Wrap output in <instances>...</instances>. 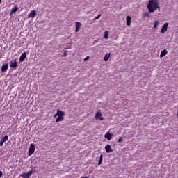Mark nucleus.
Listing matches in <instances>:
<instances>
[{"label":"nucleus","instance_id":"13","mask_svg":"<svg viewBox=\"0 0 178 178\" xmlns=\"http://www.w3.org/2000/svg\"><path fill=\"white\" fill-rule=\"evenodd\" d=\"M126 20H127V26H131V17H130V15L127 16Z\"/></svg>","mask_w":178,"mask_h":178},{"label":"nucleus","instance_id":"25","mask_svg":"<svg viewBox=\"0 0 178 178\" xmlns=\"http://www.w3.org/2000/svg\"><path fill=\"white\" fill-rule=\"evenodd\" d=\"M63 56H64L65 58H66V56H67V51H65V52H64Z\"/></svg>","mask_w":178,"mask_h":178},{"label":"nucleus","instance_id":"18","mask_svg":"<svg viewBox=\"0 0 178 178\" xmlns=\"http://www.w3.org/2000/svg\"><path fill=\"white\" fill-rule=\"evenodd\" d=\"M104 38L106 40H108V38H109V31H106L104 32Z\"/></svg>","mask_w":178,"mask_h":178},{"label":"nucleus","instance_id":"20","mask_svg":"<svg viewBox=\"0 0 178 178\" xmlns=\"http://www.w3.org/2000/svg\"><path fill=\"white\" fill-rule=\"evenodd\" d=\"M104 160L103 159V156L102 154L100 155V157H99V162H98V165L99 166V165H102V161Z\"/></svg>","mask_w":178,"mask_h":178},{"label":"nucleus","instance_id":"6","mask_svg":"<svg viewBox=\"0 0 178 178\" xmlns=\"http://www.w3.org/2000/svg\"><path fill=\"white\" fill-rule=\"evenodd\" d=\"M96 120H104V117L102 116V113L101 111H98L95 115Z\"/></svg>","mask_w":178,"mask_h":178},{"label":"nucleus","instance_id":"29","mask_svg":"<svg viewBox=\"0 0 178 178\" xmlns=\"http://www.w3.org/2000/svg\"><path fill=\"white\" fill-rule=\"evenodd\" d=\"M1 0H0V5H1Z\"/></svg>","mask_w":178,"mask_h":178},{"label":"nucleus","instance_id":"12","mask_svg":"<svg viewBox=\"0 0 178 178\" xmlns=\"http://www.w3.org/2000/svg\"><path fill=\"white\" fill-rule=\"evenodd\" d=\"M10 67H13V69H16V67H17V62L16 61V60H15L14 61H10Z\"/></svg>","mask_w":178,"mask_h":178},{"label":"nucleus","instance_id":"16","mask_svg":"<svg viewBox=\"0 0 178 178\" xmlns=\"http://www.w3.org/2000/svg\"><path fill=\"white\" fill-rule=\"evenodd\" d=\"M109 58H111V53H106L104 58V62H108V60H109Z\"/></svg>","mask_w":178,"mask_h":178},{"label":"nucleus","instance_id":"21","mask_svg":"<svg viewBox=\"0 0 178 178\" xmlns=\"http://www.w3.org/2000/svg\"><path fill=\"white\" fill-rule=\"evenodd\" d=\"M159 26V21L154 22V24L153 26L154 29H156Z\"/></svg>","mask_w":178,"mask_h":178},{"label":"nucleus","instance_id":"23","mask_svg":"<svg viewBox=\"0 0 178 178\" xmlns=\"http://www.w3.org/2000/svg\"><path fill=\"white\" fill-rule=\"evenodd\" d=\"M122 141H123V138L120 137L119 139H118V143H122Z\"/></svg>","mask_w":178,"mask_h":178},{"label":"nucleus","instance_id":"10","mask_svg":"<svg viewBox=\"0 0 178 178\" xmlns=\"http://www.w3.org/2000/svg\"><path fill=\"white\" fill-rule=\"evenodd\" d=\"M19 10V6L17 5H15L10 10V15H13V13H15V12H17Z\"/></svg>","mask_w":178,"mask_h":178},{"label":"nucleus","instance_id":"15","mask_svg":"<svg viewBox=\"0 0 178 178\" xmlns=\"http://www.w3.org/2000/svg\"><path fill=\"white\" fill-rule=\"evenodd\" d=\"M105 138H107L108 141H111L112 140V134L111 133L108 132L104 135Z\"/></svg>","mask_w":178,"mask_h":178},{"label":"nucleus","instance_id":"5","mask_svg":"<svg viewBox=\"0 0 178 178\" xmlns=\"http://www.w3.org/2000/svg\"><path fill=\"white\" fill-rule=\"evenodd\" d=\"M168 27H169V23L165 22L161 29V33L162 34H165V33H166V31H168Z\"/></svg>","mask_w":178,"mask_h":178},{"label":"nucleus","instance_id":"7","mask_svg":"<svg viewBox=\"0 0 178 178\" xmlns=\"http://www.w3.org/2000/svg\"><path fill=\"white\" fill-rule=\"evenodd\" d=\"M75 26H76L75 33H79V31H80V29H81V22H76Z\"/></svg>","mask_w":178,"mask_h":178},{"label":"nucleus","instance_id":"28","mask_svg":"<svg viewBox=\"0 0 178 178\" xmlns=\"http://www.w3.org/2000/svg\"><path fill=\"white\" fill-rule=\"evenodd\" d=\"M145 16H148V14H147V13H145Z\"/></svg>","mask_w":178,"mask_h":178},{"label":"nucleus","instance_id":"9","mask_svg":"<svg viewBox=\"0 0 178 178\" xmlns=\"http://www.w3.org/2000/svg\"><path fill=\"white\" fill-rule=\"evenodd\" d=\"M105 150L107 154H109L111 152H113V149H112V146L111 145H107L105 146Z\"/></svg>","mask_w":178,"mask_h":178},{"label":"nucleus","instance_id":"2","mask_svg":"<svg viewBox=\"0 0 178 178\" xmlns=\"http://www.w3.org/2000/svg\"><path fill=\"white\" fill-rule=\"evenodd\" d=\"M54 118H57L56 120V123L63 122V120H65V112L58 109L56 113L54 115Z\"/></svg>","mask_w":178,"mask_h":178},{"label":"nucleus","instance_id":"11","mask_svg":"<svg viewBox=\"0 0 178 178\" xmlns=\"http://www.w3.org/2000/svg\"><path fill=\"white\" fill-rule=\"evenodd\" d=\"M26 58H27L26 52L22 53L19 57V62H24V59H26Z\"/></svg>","mask_w":178,"mask_h":178},{"label":"nucleus","instance_id":"8","mask_svg":"<svg viewBox=\"0 0 178 178\" xmlns=\"http://www.w3.org/2000/svg\"><path fill=\"white\" fill-rule=\"evenodd\" d=\"M37 16V12L35 10H32L28 15L29 19H34Z\"/></svg>","mask_w":178,"mask_h":178},{"label":"nucleus","instance_id":"19","mask_svg":"<svg viewBox=\"0 0 178 178\" xmlns=\"http://www.w3.org/2000/svg\"><path fill=\"white\" fill-rule=\"evenodd\" d=\"M8 140H9V137H8V135L4 136V137L1 138V140L3 141L4 143H6Z\"/></svg>","mask_w":178,"mask_h":178},{"label":"nucleus","instance_id":"24","mask_svg":"<svg viewBox=\"0 0 178 178\" xmlns=\"http://www.w3.org/2000/svg\"><path fill=\"white\" fill-rule=\"evenodd\" d=\"M88 59H90V56H87L84 58V61L87 62V60H88Z\"/></svg>","mask_w":178,"mask_h":178},{"label":"nucleus","instance_id":"22","mask_svg":"<svg viewBox=\"0 0 178 178\" xmlns=\"http://www.w3.org/2000/svg\"><path fill=\"white\" fill-rule=\"evenodd\" d=\"M101 17V15H98L95 19L94 20H98V19H99Z\"/></svg>","mask_w":178,"mask_h":178},{"label":"nucleus","instance_id":"3","mask_svg":"<svg viewBox=\"0 0 178 178\" xmlns=\"http://www.w3.org/2000/svg\"><path fill=\"white\" fill-rule=\"evenodd\" d=\"M34 151H35V146L34 145V144L31 143L29 146L28 152L29 156H31L33 154H34Z\"/></svg>","mask_w":178,"mask_h":178},{"label":"nucleus","instance_id":"17","mask_svg":"<svg viewBox=\"0 0 178 178\" xmlns=\"http://www.w3.org/2000/svg\"><path fill=\"white\" fill-rule=\"evenodd\" d=\"M8 67H9V65L8 64H3L1 67V72H6Z\"/></svg>","mask_w":178,"mask_h":178},{"label":"nucleus","instance_id":"14","mask_svg":"<svg viewBox=\"0 0 178 178\" xmlns=\"http://www.w3.org/2000/svg\"><path fill=\"white\" fill-rule=\"evenodd\" d=\"M166 55H168V50L163 49L161 51L160 58H163V56H166Z\"/></svg>","mask_w":178,"mask_h":178},{"label":"nucleus","instance_id":"4","mask_svg":"<svg viewBox=\"0 0 178 178\" xmlns=\"http://www.w3.org/2000/svg\"><path fill=\"white\" fill-rule=\"evenodd\" d=\"M33 175V170L29 171L28 172H24L20 175L22 178H30Z\"/></svg>","mask_w":178,"mask_h":178},{"label":"nucleus","instance_id":"1","mask_svg":"<svg viewBox=\"0 0 178 178\" xmlns=\"http://www.w3.org/2000/svg\"><path fill=\"white\" fill-rule=\"evenodd\" d=\"M147 9L150 13H154L155 10H160L159 0H150L147 4Z\"/></svg>","mask_w":178,"mask_h":178},{"label":"nucleus","instance_id":"27","mask_svg":"<svg viewBox=\"0 0 178 178\" xmlns=\"http://www.w3.org/2000/svg\"><path fill=\"white\" fill-rule=\"evenodd\" d=\"M3 173L2 172V171H0V178L2 177Z\"/></svg>","mask_w":178,"mask_h":178},{"label":"nucleus","instance_id":"26","mask_svg":"<svg viewBox=\"0 0 178 178\" xmlns=\"http://www.w3.org/2000/svg\"><path fill=\"white\" fill-rule=\"evenodd\" d=\"M3 141L1 140L0 141V147H2L3 145Z\"/></svg>","mask_w":178,"mask_h":178}]
</instances>
